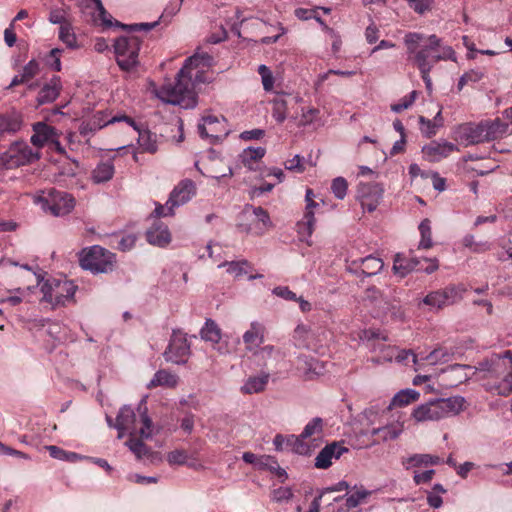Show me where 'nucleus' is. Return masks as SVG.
Masks as SVG:
<instances>
[{
  "label": "nucleus",
  "instance_id": "nucleus-49",
  "mask_svg": "<svg viewBox=\"0 0 512 512\" xmlns=\"http://www.w3.org/2000/svg\"><path fill=\"white\" fill-rule=\"evenodd\" d=\"M258 73L261 76L264 90L271 91L274 87V77L271 70L266 65H260Z\"/></svg>",
  "mask_w": 512,
  "mask_h": 512
},
{
  "label": "nucleus",
  "instance_id": "nucleus-48",
  "mask_svg": "<svg viewBox=\"0 0 512 512\" xmlns=\"http://www.w3.org/2000/svg\"><path fill=\"white\" fill-rule=\"evenodd\" d=\"M348 183L345 178L337 177L333 180L331 190L338 199H344L347 193Z\"/></svg>",
  "mask_w": 512,
  "mask_h": 512
},
{
  "label": "nucleus",
  "instance_id": "nucleus-39",
  "mask_svg": "<svg viewBox=\"0 0 512 512\" xmlns=\"http://www.w3.org/2000/svg\"><path fill=\"white\" fill-rule=\"evenodd\" d=\"M95 6H96V10L98 12L99 20L101 21V24L103 27L110 28L112 26H116V27H120L123 29L127 27V25L122 24L121 22H119L117 20L113 22L112 16L106 11L102 2H99Z\"/></svg>",
  "mask_w": 512,
  "mask_h": 512
},
{
  "label": "nucleus",
  "instance_id": "nucleus-54",
  "mask_svg": "<svg viewBox=\"0 0 512 512\" xmlns=\"http://www.w3.org/2000/svg\"><path fill=\"white\" fill-rule=\"evenodd\" d=\"M39 73V63L36 60L29 61L22 70V76L26 81L34 78Z\"/></svg>",
  "mask_w": 512,
  "mask_h": 512
},
{
  "label": "nucleus",
  "instance_id": "nucleus-62",
  "mask_svg": "<svg viewBox=\"0 0 512 512\" xmlns=\"http://www.w3.org/2000/svg\"><path fill=\"white\" fill-rule=\"evenodd\" d=\"M264 134H265V131L262 129H252V130L243 131L240 134V138L245 141L258 140V139L262 138L264 136Z\"/></svg>",
  "mask_w": 512,
  "mask_h": 512
},
{
  "label": "nucleus",
  "instance_id": "nucleus-2",
  "mask_svg": "<svg viewBox=\"0 0 512 512\" xmlns=\"http://www.w3.org/2000/svg\"><path fill=\"white\" fill-rule=\"evenodd\" d=\"M198 59V55L187 58L183 67L177 73L175 82L165 83L155 90L157 98L164 103L179 105L185 109L194 108L197 104V97L192 83L190 67Z\"/></svg>",
  "mask_w": 512,
  "mask_h": 512
},
{
  "label": "nucleus",
  "instance_id": "nucleus-8",
  "mask_svg": "<svg viewBox=\"0 0 512 512\" xmlns=\"http://www.w3.org/2000/svg\"><path fill=\"white\" fill-rule=\"evenodd\" d=\"M74 207V197L65 191L52 189L48 196L42 199V208L56 217L68 215Z\"/></svg>",
  "mask_w": 512,
  "mask_h": 512
},
{
  "label": "nucleus",
  "instance_id": "nucleus-61",
  "mask_svg": "<svg viewBox=\"0 0 512 512\" xmlns=\"http://www.w3.org/2000/svg\"><path fill=\"white\" fill-rule=\"evenodd\" d=\"M293 496V493L290 488L287 487H281L276 490H274L273 498L275 501L280 502L284 500H289Z\"/></svg>",
  "mask_w": 512,
  "mask_h": 512
},
{
  "label": "nucleus",
  "instance_id": "nucleus-31",
  "mask_svg": "<svg viewBox=\"0 0 512 512\" xmlns=\"http://www.w3.org/2000/svg\"><path fill=\"white\" fill-rule=\"evenodd\" d=\"M383 266L384 263L380 258L369 255L361 259L360 270L364 276H373L378 274Z\"/></svg>",
  "mask_w": 512,
  "mask_h": 512
},
{
  "label": "nucleus",
  "instance_id": "nucleus-45",
  "mask_svg": "<svg viewBox=\"0 0 512 512\" xmlns=\"http://www.w3.org/2000/svg\"><path fill=\"white\" fill-rule=\"evenodd\" d=\"M365 297L379 309V305H384V301L387 300L388 295L372 286L366 289Z\"/></svg>",
  "mask_w": 512,
  "mask_h": 512
},
{
  "label": "nucleus",
  "instance_id": "nucleus-26",
  "mask_svg": "<svg viewBox=\"0 0 512 512\" xmlns=\"http://www.w3.org/2000/svg\"><path fill=\"white\" fill-rule=\"evenodd\" d=\"M178 376L173 374L165 369H161L154 374V377L151 379L147 387L149 389L164 386L167 388H174L178 384Z\"/></svg>",
  "mask_w": 512,
  "mask_h": 512
},
{
  "label": "nucleus",
  "instance_id": "nucleus-40",
  "mask_svg": "<svg viewBox=\"0 0 512 512\" xmlns=\"http://www.w3.org/2000/svg\"><path fill=\"white\" fill-rule=\"evenodd\" d=\"M221 267H227L228 273L234 274L236 277H239L247 273L246 268L249 267V263L246 260L231 261L220 264L219 268Z\"/></svg>",
  "mask_w": 512,
  "mask_h": 512
},
{
  "label": "nucleus",
  "instance_id": "nucleus-22",
  "mask_svg": "<svg viewBox=\"0 0 512 512\" xmlns=\"http://www.w3.org/2000/svg\"><path fill=\"white\" fill-rule=\"evenodd\" d=\"M146 239L151 245L165 247L171 242V234L165 224L157 222L147 230Z\"/></svg>",
  "mask_w": 512,
  "mask_h": 512
},
{
  "label": "nucleus",
  "instance_id": "nucleus-17",
  "mask_svg": "<svg viewBox=\"0 0 512 512\" xmlns=\"http://www.w3.org/2000/svg\"><path fill=\"white\" fill-rule=\"evenodd\" d=\"M348 448L338 442L326 445L315 458V467L318 469H327L332 465V459H339Z\"/></svg>",
  "mask_w": 512,
  "mask_h": 512
},
{
  "label": "nucleus",
  "instance_id": "nucleus-53",
  "mask_svg": "<svg viewBox=\"0 0 512 512\" xmlns=\"http://www.w3.org/2000/svg\"><path fill=\"white\" fill-rule=\"evenodd\" d=\"M409 6L419 14H423L430 10L433 5V0H406Z\"/></svg>",
  "mask_w": 512,
  "mask_h": 512
},
{
  "label": "nucleus",
  "instance_id": "nucleus-38",
  "mask_svg": "<svg viewBox=\"0 0 512 512\" xmlns=\"http://www.w3.org/2000/svg\"><path fill=\"white\" fill-rule=\"evenodd\" d=\"M304 439L301 437V434L299 436L290 435L286 438V447H289L294 453L306 455L309 453L310 448L304 442Z\"/></svg>",
  "mask_w": 512,
  "mask_h": 512
},
{
  "label": "nucleus",
  "instance_id": "nucleus-27",
  "mask_svg": "<svg viewBox=\"0 0 512 512\" xmlns=\"http://www.w3.org/2000/svg\"><path fill=\"white\" fill-rule=\"evenodd\" d=\"M269 377L270 375L268 373H263L260 376L249 377L241 387V392L244 394L262 392L268 383Z\"/></svg>",
  "mask_w": 512,
  "mask_h": 512
},
{
  "label": "nucleus",
  "instance_id": "nucleus-23",
  "mask_svg": "<svg viewBox=\"0 0 512 512\" xmlns=\"http://www.w3.org/2000/svg\"><path fill=\"white\" fill-rule=\"evenodd\" d=\"M61 89V79L59 76L54 75L39 91L37 96L38 105L53 102L59 96Z\"/></svg>",
  "mask_w": 512,
  "mask_h": 512
},
{
  "label": "nucleus",
  "instance_id": "nucleus-21",
  "mask_svg": "<svg viewBox=\"0 0 512 512\" xmlns=\"http://www.w3.org/2000/svg\"><path fill=\"white\" fill-rule=\"evenodd\" d=\"M456 150H458L457 146L447 141L432 142L422 149L423 153L430 161H439Z\"/></svg>",
  "mask_w": 512,
  "mask_h": 512
},
{
  "label": "nucleus",
  "instance_id": "nucleus-32",
  "mask_svg": "<svg viewBox=\"0 0 512 512\" xmlns=\"http://www.w3.org/2000/svg\"><path fill=\"white\" fill-rule=\"evenodd\" d=\"M420 394L414 389H404L395 394L392 398L389 408L392 406H406L411 402L418 400Z\"/></svg>",
  "mask_w": 512,
  "mask_h": 512
},
{
  "label": "nucleus",
  "instance_id": "nucleus-6",
  "mask_svg": "<svg viewBox=\"0 0 512 512\" xmlns=\"http://www.w3.org/2000/svg\"><path fill=\"white\" fill-rule=\"evenodd\" d=\"M114 263L115 255L101 246L95 245L81 252L80 266L92 273L111 272Z\"/></svg>",
  "mask_w": 512,
  "mask_h": 512
},
{
  "label": "nucleus",
  "instance_id": "nucleus-13",
  "mask_svg": "<svg viewBox=\"0 0 512 512\" xmlns=\"http://www.w3.org/2000/svg\"><path fill=\"white\" fill-rule=\"evenodd\" d=\"M455 140L464 146L486 142L482 122L478 124L465 123L455 130Z\"/></svg>",
  "mask_w": 512,
  "mask_h": 512
},
{
  "label": "nucleus",
  "instance_id": "nucleus-7",
  "mask_svg": "<svg viewBox=\"0 0 512 512\" xmlns=\"http://www.w3.org/2000/svg\"><path fill=\"white\" fill-rule=\"evenodd\" d=\"M119 121L127 122L136 131H138V133H139L138 142L143 150L150 152V153H154L157 150L156 141L154 139H152V134L149 131H140L137 124L135 123V121L126 115L115 116L103 123L101 121H97L96 117H95L93 120H90L85 125H83V127L81 128V134H85L88 130L91 132L96 131L108 124H112V123L119 122Z\"/></svg>",
  "mask_w": 512,
  "mask_h": 512
},
{
  "label": "nucleus",
  "instance_id": "nucleus-41",
  "mask_svg": "<svg viewBox=\"0 0 512 512\" xmlns=\"http://www.w3.org/2000/svg\"><path fill=\"white\" fill-rule=\"evenodd\" d=\"M59 39L69 48L77 46L76 36L70 24H62L59 29Z\"/></svg>",
  "mask_w": 512,
  "mask_h": 512
},
{
  "label": "nucleus",
  "instance_id": "nucleus-33",
  "mask_svg": "<svg viewBox=\"0 0 512 512\" xmlns=\"http://www.w3.org/2000/svg\"><path fill=\"white\" fill-rule=\"evenodd\" d=\"M201 338L205 341L218 343L221 339V330L212 319H207L205 326L200 331Z\"/></svg>",
  "mask_w": 512,
  "mask_h": 512
},
{
  "label": "nucleus",
  "instance_id": "nucleus-55",
  "mask_svg": "<svg viewBox=\"0 0 512 512\" xmlns=\"http://www.w3.org/2000/svg\"><path fill=\"white\" fill-rule=\"evenodd\" d=\"M62 53V50L59 48H54L50 51V54L47 59V64L54 70V71H60L61 70V61H60V54Z\"/></svg>",
  "mask_w": 512,
  "mask_h": 512
},
{
  "label": "nucleus",
  "instance_id": "nucleus-36",
  "mask_svg": "<svg viewBox=\"0 0 512 512\" xmlns=\"http://www.w3.org/2000/svg\"><path fill=\"white\" fill-rule=\"evenodd\" d=\"M419 231L421 234V240L419 242V249H429L432 247V232H431V223L429 219H424L419 224Z\"/></svg>",
  "mask_w": 512,
  "mask_h": 512
},
{
  "label": "nucleus",
  "instance_id": "nucleus-18",
  "mask_svg": "<svg viewBox=\"0 0 512 512\" xmlns=\"http://www.w3.org/2000/svg\"><path fill=\"white\" fill-rule=\"evenodd\" d=\"M305 199L307 203L306 211L303 220L298 222V231L302 235L311 236L315 224L313 209L317 206V203L314 201V193L311 189H307Z\"/></svg>",
  "mask_w": 512,
  "mask_h": 512
},
{
  "label": "nucleus",
  "instance_id": "nucleus-14",
  "mask_svg": "<svg viewBox=\"0 0 512 512\" xmlns=\"http://www.w3.org/2000/svg\"><path fill=\"white\" fill-rule=\"evenodd\" d=\"M195 193V184L190 179L182 180L170 193L166 206L173 213L174 208L187 203Z\"/></svg>",
  "mask_w": 512,
  "mask_h": 512
},
{
  "label": "nucleus",
  "instance_id": "nucleus-63",
  "mask_svg": "<svg viewBox=\"0 0 512 512\" xmlns=\"http://www.w3.org/2000/svg\"><path fill=\"white\" fill-rule=\"evenodd\" d=\"M253 213L257 220L263 224L264 227H268L271 225L270 217L266 210H264L262 207H255L253 209Z\"/></svg>",
  "mask_w": 512,
  "mask_h": 512
},
{
  "label": "nucleus",
  "instance_id": "nucleus-3",
  "mask_svg": "<svg viewBox=\"0 0 512 512\" xmlns=\"http://www.w3.org/2000/svg\"><path fill=\"white\" fill-rule=\"evenodd\" d=\"M465 400L461 396L439 398L417 406L412 413L416 422L438 421L459 414Z\"/></svg>",
  "mask_w": 512,
  "mask_h": 512
},
{
  "label": "nucleus",
  "instance_id": "nucleus-44",
  "mask_svg": "<svg viewBox=\"0 0 512 512\" xmlns=\"http://www.w3.org/2000/svg\"><path fill=\"white\" fill-rule=\"evenodd\" d=\"M323 430V420L320 417L313 418L303 429L302 438H309L315 434H320Z\"/></svg>",
  "mask_w": 512,
  "mask_h": 512
},
{
  "label": "nucleus",
  "instance_id": "nucleus-58",
  "mask_svg": "<svg viewBox=\"0 0 512 512\" xmlns=\"http://www.w3.org/2000/svg\"><path fill=\"white\" fill-rule=\"evenodd\" d=\"M285 168L290 171H295L298 173H302L305 170L304 165L302 164V157L299 155H295L292 159H289L285 162Z\"/></svg>",
  "mask_w": 512,
  "mask_h": 512
},
{
  "label": "nucleus",
  "instance_id": "nucleus-52",
  "mask_svg": "<svg viewBox=\"0 0 512 512\" xmlns=\"http://www.w3.org/2000/svg\"><path fill=\"white\" fill-rule=\"evenodd\" d=\"M419 123L421 125L420 130L423 135L430 138L436 134L437 124L433 121L425 118L424 116L419 117Z\"/></svg>",
  "mask_w": 512,
  "mask_h": 512
},
{
  "label": "nucleus",
  "instance_id": "nucleus-56",
  "mask_svg": "<svg viewBox=\"0 0 512 512\" xmlns=\"http://www.w3.org/2000/svg\"><path fill=\"white\" fill-rule=\"evenodd\" d=\"M188 459V455L184 450H174L167 456V460L170 464H185Z\"/></svg>",
  "mask_w": 512,
  "mask_h": 512
},
{
  "label": "nucleus",
  "instance_id": "nucleus-60",
  "mask_svg": "<svg viewBox=\"0 0 512 512\" xmlns=\"http://www.w3.org/2000/svg\"><path fill=\"white\" fill-rule=\"evenodd\" d=\"M14 29V21H12L4 30V41L8 47H13L17 41V36Z\"/></svg>",
  "mask_w": 512,
  "mask_h": 512
},
{
  "label": "nucleus",
  "instance_id": "nucleus-43",
  "mask_svg": "<svg viewBox=\"0 0 512 512\" xmlns=\"http://www.w3.org/2000/svg\"><path fill=\"white\" fill-rule=\"evenodd\" d=\"M286 111H287V102L282 97L275 98L273 101V110L272 116L273 118L282 123L286 119Z\"/></svg>",
  "mask_w": 512,
  "mask_h": 512
},
{
  "label": "nucleus",
  "instance_id": "nucleus-59",
  "mask_svg": "<svg viewBox=\"0 0 512 512\" xmlns=\"http://www.w3.org/2000/svg\"><path fill=\"white\" fill-rule=\"evenodd\" d=\"M395 359L399 363L406 364L409 361V359H411V361L416 365H418L419 363L418 356L412 350L399 351Z\"/></svg>",
  "mask_w": 512,
  "mask_h": 512
},
{
  "label": "nucleus",
  "instance_id": "nucleus-16",
  "mask_svg": "<svg viewBox=\"0 0 512 512\" xmlns=\"http://www.w3.org/2000/svg\"><path fill=\"white\" fill-rule=\"evenodd\" d=\"M33 135L30 138V142L34 149H40L46 144L54 141L57 135L56 129L53 126L46 124L45 122H36L32 125Z\"/></svg>",
  "mask_w": 512,
  "mask_h": 512
},
{
  "label": "nucleus",
  "instance_id": "nucleus-35",
  "mask_svg": "<svg viewBox=\"0 0 512 512\" xmlns=\"http://www.w3.org/2000/svg\"><path fill=\"white\" fill-rule=\"evenodd\" d=\"M266 153L265 148L263 147H249L243 151L241 154L242 162L244 166L248 167L250 170L253 169L252 163L258 161L264 157Z\"/></svg>",
  "mask_w": 512,
  "mask_h": 512
},
{
  "label": "nucleus",
  "instance_id": "nucleus-19",
  "mask_svg": "<svg viewBox=\"0 0 512 512\" xmlns=\"http://www.w3.org/2000/svg\"><path fill=\"white\" fill-rule=\"evenodd\" d=\"M24 125L23 115L18 111L0 114V136L16 134Z\"/></svg>",
  "mask_w": 512,
  "mask_h": 512
},
{
  "label": "nucleus",
  "instance_id": "nucleus-4",
  "mask_svg": "<svg viewBox=\"0 0 512 512\" xmlns=\"http://www.w3.org/2000/svg\"><path fill=\"white\" fill-rule=\"evenodd\" d=\"M40 158L41 151L34 149L24 140H16L0 154V168L13 170L22 166L31 165Z\"/></svg>",
  "mask_w": 512,
  "mask_h": 512
},
{
  "label": "nucleus",
  "instance_id": "nucleus-46",
  "mask_svg": "<svg viewBox=\"0 0 512 512\" xmlns=\"http://www.w3.org/2000/svg\"><path fill=\"white\" fill-rule=\"evenodd\" d=\"M428 459H431L430 454H414L406 459H403L402 464L406 469L418 466H427Z\"/></svg>",
  "mask_w": 512,
  "mask_h": 512
},
{
  "label": "nucleus",
  "instance_id": "nucleus-29",
  "mask_svg": "<svg viewBox=\"0 0 512 512\" xmlns=\"http://www.w3.org/2000/svg\"><path fill=\"white\" fill-rule=\"evenodd\" d=\"M113 175V163L111 161L100 162L92 171V180L94 183H104L111 180Z\"/></svg>",
  "mask_w": 512,
  "mask_h": 512
},
{
  "label": "nucleus",
  "instance_id": "nucleus-47",
  "mask_svg": "<svg viewBox=\"0 0 512 512\" xmlns=\"http://www.w3.org/2000/svg\"><path fill=\"white\" fill-rule=\"evenodd\" d=\"M371 493V491H368L366 489H359L355 491L346 498V506L348 508L357 507L364 499L370 496Z\"/></svg>",
  "mask_w": 512,
  "mask_h": 512
},
{
  "label": "nucleus",
  "instance_id": "nucleus-24",
  "mask_svg": "<svg viewBox=\"0 0 512 512\" xmlns=\"http://www.w3.org/2000/svg\"><path fill=\"white\" fill-rule=\"evenodd\" d=\"M55 294L52 301L53 307L63 306L67 301L73 299L76 286L69 281H55Z\"/></svg>",
  "mask_w": 512,
  "mask_h": 512
},
{
  "label": "nucleus",
  "instance_id": "nucleus-28",
  "mask_svg": "<svg viewBox=\"0 0 512 512\" xmlns=\"http://www.w3.org/2000/svg\"><path fill=\"white\" fill-rule=\"evenodd\" d=\"M379 310L384 316H389L394 321H403L405 318V312L400 305V302L393 299L384 301V305H379Z\"/></svg>",
  "mask_w": 512,
  "mask_h": 512
},
{
  "label": "nucleus",
  "instance_id": "nucleus-37",
  "mask_svg": "<svg viewBox=\"0 0 512 512\" xmlns=\"http://www.w3.org/2000/svg\"><path fill=\"white\" fill-rule=\"evenodd\" d=\"M420 264V260L416 257H408L407 265L403 266L400 263V260L394 261L393 263V271L395 274L400 275L401 277H405L408 273L412 271H419L422 270V268H419L418 265Z\"/></svg>",
  "mask_w": 512,
  "mask_h": 512
},
{
  "label": "nucleus",
  "instance_id": "nucleus-34",
  "mask_svg": "<svg viewBox=\"0 0 512 512\" xmlns=\"http://www.w3.org/2000/svg\"><path fill=\"white\" fill-rule=\"evenodd\" d=\"M403 429L401 425L391 424L385 427L374 428L371 431L372 435H378L382 441H389L396 439Z\"/></svg>",
  "mask_w": 512,
  "mask_h": 512
},
{
  "label": "nucleus",
  "instance_id": "nucleus-57",
  "mask_svg": "<svg viewBox=\"0 0 512 512\" xmlns=\"http://www.w3.org/2000/svg\"><path fill=\"white\" fill-rule=\"evenodd\" d=\"M276 459L270 455L259 456V462L256 468L260 470H269L270 472L276 467Z\"/></svg>",
  "mask_w": 512,
  "mask_h": 512
},
{
  "label": "nucleus",
  "instance_id": "nucleus-51",
  "mask_svg": "<svg viewBox=\"0 0 512 512\" xmlns=\"http://www.w3.org/2000/svg\"><path fill=\"white\" fill-rule=\"evenodd\" d=\"M55 281H57V280L56 279L47 280L41 286V292L43 293L42 300L50 303L51 305H52V301H53L55 290H56Z\"/></svg>",
  "mask_w": 512,
  "mask_h": 512
},
{
  "label": "nucleus",
  "instance_id": "nucleus-5",
  "mask_svg": "<svg viewBox=\"0 0 512 512\" xmlns=\"http://www.w3.org/2000/svg\"><path fill=\"white\" fill-rule=\"evenodd\" d=\"M141 43V39L134 35L121 36L115 40L114 52L121 70L129 72L138 65Z\"/></svg>",
  "mask_w": 512,
  "mask_h": 512
},
{
  "label": "nucleus",
  "instance_id": "nucleus-1",
  "mask_svg": "<svg viewBox=\"0 0 512 512\" xmlns=\"http://www.w3.org/2000/svg\"><path fill=\"white\" fill-rule=\"evenodd\" d=\"M404 43L409 57L413 55L414 63L420 72L431 70L440 60L454 59L455 53L451 47H443L441 53L438 51L441 39L434 34L426 37L421 33L410 32L405 35Z\"/></svg>",
  "mask_w": 512,
  "mask_h": 512
},
{
  "label": "nucleus",
  "instance_id": "nucleus-12",
  "mask_svg": "<svg viewBox=\"0 0 512 512\" xmlns=\"http://www.w3.org/2000/svg\"><path fill=\"white\" fill-rule=\"evenodd\" d=\"M383 192V187L378 183H359L357 199L360 201L363 209L373 212L379 205Z\"/></svg>",
  "mask_w": 512,
  "mask_h": 512
},
{
  "label": "nucleus",
  "instance_id": "nucleus-64",
  "mask_svg": "<svg viewBox=\"0 0 512 512\" xmlns=\"http://www.w3.org/2000/svg\"><path fill=\"white\" fill-rule=\"evenodd\" d=\"M135 242H136V237L134 235L129 234V235L123 236L118 243V248L121 251H128L135 245Z\"/></svg>",
  "mask_w": 512,
  "mask_h": 512
},
{
  "label": "nucleus",
  "instance_id": "nucleus-25",
  "mask_svg": "<svg viewBox=\"0 0 512 512\" xmlns=\"http://www.w3.org/2000/svg\"><path fill=\"white\" fill-rule=\"evenodd\" d=\"M486 141L496 140L503 137L508 131V124L500 119L493 121H482Z\"/></svg>",
  "mask_w": 512,
  "mask_h": 512
},
{
  "label": "nucleus",
  "instance_id": "nucleus-10",
  "mask_svg": "<svg viewBox=\"0 0 512 512\" xmlns=\"http://www.w3.org/2000/svg\"><path fill=\"white\" fill-rule=\"evenodd\" d=\"M190 355V344L185 334L174 330L168 347L163 353V357L167 362L174 364H185Z\"/></svg>",
  "mask_w": 512,
  "mask_h": 512
},
{
  "label": "nucleus",
  "instance_id": "nucleus-11",
  "mask_svg": "<svg viewBox=\"0 0 512 512\" xmlns=\"http://www.w3.org/2000/svg\"><path fill=\"white\" fill-rule=\"evenodd\" d=\"M462 299V290L460 287L450 285L444 289L430 292L423 299V303L431 308L441 309L452 305Z\"/></svg>",
  "mask_w": 512,
  "mask_h": 512
},
{
  "label": "nucleus",
  "instance_id": "nucleus-42",
  "mask_svg": "<svg viewBox=\"0 0 512 512\" xmlns=\"http://www.w3.org/2000/svg\"><path fill=\"white\" fill-rule=\"evenodd\" d=\"M450 359V354L443 348H436L431 351L428 355H426L421 360H425L429 362L431 365H436L438 363L448 362Z\"/></svg>",
  "mask_w": 512,
  "mask_h": 512
},
{
  "label": "nucleus",
  "instance_id": "nucleus-50",
  "mask_svg": "<svg viewBox=\"0 0 512 512\" xmlns=\"http://www.w3.org/2000/svg\"><path fill=\"white\" fill-rule=\"evenodd\" d=\"M417 92L412 91L408 96H405L400 100L399 103L392 104L391 110L395 113H400L401 111L408 109L416 100Z\"/></svg>",
  "mask_w": 512,
  "mask_h": 512
},
{
  "label": "nucleus",
  "instance_id": "nucleus-9",
  "mask_svg": "<svg viewBox=\"0 0 512 512\" xmlns=\"http://www.w3.org/2000/svg\"><path fill=\"white\" fill-rule=\"evenodd\" d=\"M138 412L140 414V419L142 422V428L139 430V434L141 439H136L135 437H130L126 441V446L136 455L138 459L146 456L149 453L148 447L143 443V439H149L152 437V428L153 423L150 417L147 414V407L142 402L138 406Z\"/></svg>",
  "mask_w": 512,
  "mask_h": 512
},
{
  "label": "nucleus",
  "instance_id": "nucleus-20",
  "mask_svg": "<svg viewBox=\"0 0 512 512\" xmlns=\"http://www.w3.org/2000/svg\"><path fill=\"white\" fill-rule=\"evenodd\" d=\"M265 327L263 324L254 321L250 328L243 334V342L246 350L253 352L264 342Z\"/></svg>",
  "mask_w": 512,
  "mask_h": 512
},
{
  "label": "nucleus",
  "instance_id": "nucleus-30",
  "mask_svg": "<svg viewBox=\"0 0 512 512\" xmlns=\"http://www.w3.org/2000/svg\"><path fill=\"white\" fill-rule=\"evenodd\" d=\"M116 423L122 428H128L136 432V414L134 410L127 405H124L118 412Z\"/></svg>",
  "mask_w": 512,
  "mask_h": 512
},
{
  "label": "nucleus",
  "instance_id": "nucleus-15",
  "mask_svg": "<svg viewBox=\"0 0 512 512\" xmlns=\"http://www.w3.org/2000/svg\"><path fill=\"white\" fill-rule=\"evenodd\" d=\"M296 368L301 372L305 380H313L315 377L325 372V367L322 362L312 356L304 354H300L297 357Z\"/></svg>",
  "mask_w": 512,
  "mask_h": 512
}]
</instances>
